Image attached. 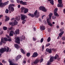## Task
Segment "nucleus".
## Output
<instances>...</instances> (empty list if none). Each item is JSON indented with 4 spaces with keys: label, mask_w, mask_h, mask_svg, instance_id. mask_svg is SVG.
I'll list each match as a JSON object with an SVG mask.
<instances>
[{
    "label": "nucleus",
    "mask_w": 65,
    "mask_h": 65,
    "mask_svg": "<svg viewBox=\"0 0 65 65\" xmlns=\"http://www.w3.org/2000/svg\"><path fill=\"white\" fill-rule=\"evenodd\" d=\"M39 59H36L34 62V64H37L39 62Z\"/></svg>",
    "instance_id": "4be33fe9"
},
{
    "label": "nucleus",
    "mask_w": 65,
    "mask_h": 65,
    "mask_svg": "<svg viewBox=\"0 0 65 65\" xmlns=\"http://www.w3.org/2000/svg\"><path fill=\"white\" fill-rule=\"evenodd\" d=\"M15 42L17 43L20 44V37H17L16 40H15Z\"/></svg>",
    "instance_id": "9d476101"
},
{
    "label": "nucleus",
    "mask_w": 65,
    "mask_h": 65,
    "mask_svg": "<svg viewBox=\"0 0 65 65\" xmlns=\"http://www.w3.org/2000/svg\"><path fill=\"white\" fill-rule=\"evenodd\" d=\"M20 15L21 16V20L22 21L24 20L22 22V23L23 24H24L25 22H26V20H24L27 19V16L23 14H21Z\"/></svg>",
    "instance_id": "f03ea898"
},
{
    "label": "nucleus",
    "mask_w": 65,
    "mask_h": 65,
    "mask_svg": "<svg viewBox=\"0 0 65 65\" xmlns=\"http://www.w3.org/2000/svg\"><path fill=\"white\" fill-rule=\"evenodd\" d=\"M43 38H42L41 39L40 42L41 43L43 42Z\"/></svg>",
    "instance_id": "4c0bfd02"
},
{
    "label": "nucleus",
    "mask_w": 65,
    "mask_h": 65,
    "mask_svg": "<svg viewBox=\"0 0 65 65\" xmlns=\"http://www.w3.org/2000/svg\"><path fill=\"white\" fill-rule=\"evenodd\" d=\"M39 9L40 10H42L44 12H46L47 9H45V8L43 6H41L39 7Z\"/></svg>",
    "instance_id": "423d86ee"
},
{
    "label": "nucleus",
    "mask_w": 65,
    "mask_h": 65,
    "mask_svg": "<svg viewBox=\"0 0 65 65\" xmlns=\"http://www.w3.org/2000/svg\"><path fill=\"white\" fill-rule=\"evenodd\" d=\"M3 42L1 41H1L0 42V45H2V43Z\"/></svg>",
    "instance_id": "603ef678"
},
{
    "label": "nucleus",
    "mask_w": 65,
    "mask_h": 65,
    "mask_svg": "<svg viewBox=\"0 0 65 65\" xmlns=\"http://www.w3.org/2000/svg\"><path fill=\"white\" fill-rule=\"evenodd\" d=\"M53 14V13H51L48 15V16L49 17V19H51V18H52V17Z\"/></svg>",
    "instance_id": "dca6fc26"
},
{
    "label": "nucleus",
    "mask_w": 65,
    "mask_h": 65,
    "mask_svg": "<svg viewBox=\"0 0 65 65\" xmlns=\"http://www.w3.org/2000/svg\"><path fill=\"white\" fill-rule=\"evenodd\" d=\"M12 28H13L12 27H10L9 28V30H12Z\"/></svg>",
    "instance_id": "3c124183"
},
{
    "label": "nucleus",
    "mask_w": 65,
    "mask_h": 65,
    "mask_svg": "<svg viewBox=\"0 0 65 65\" xmlns=\"http://www.w3.org/2000/svg\"><path fill=\"white\" fill-rule=\"evenodd\" d=\"M43 48H44V45H43L42 46V49L43 50Z\"/></svg>",
    "instance_id": "69168bd1"
},
{
    "label": "nucleus",
    "mask_w": 65,
    "mask_h": 65,
    "mask_svg": "<svg viewBox=\"0 0 65 65\" xmlns=\"http://www.w3.org/2000/svg\"><path fill=\"white\" fill-rule=\"evenodd\" d=\"M52 50L53 51H54V52H55V51H56V49H54V48H53L52 49Z\"/></svg>",
    "instance_id": "864d4df0"
},
{
    "label": "nucleus",
    "mask_w": 65,
    "mask_h": 65,
    "mask_svg": "<svg viewBox=\"0 0 65 65\" xmlns=\"http://www.w3.org/2000/svg\"><path fill=\"white\" fill-rule=\"evenodd\" d=\"M43 58H41L40 59V62H41L43 61Z\"/></svg>",
    "instance_id": "79ce46f5"
},
{
    "label": "nucleus",
    "mask_w": 65,
    "mask_h": 65,
    "mask_svg": "<svg viewBox=\"0 0 65 65\" xmlns=\"http://www.w3.org/2000/svg\"><path fill=\"white\" fill-rule=\"evenodd\" d=\"M9 51V48L7 47V49L5 48H2L0 50V53H1L6 52H8Z\"/></svg>",
    "instance_id": "20e7f679"
},
{
    "label": "nucleus",
    "mask_w": 65,
    "mask_h": 65,
    "mask_svg": "<svg viewBox=\"0 0 65 65\" xmlns=\"http://www.w3.org/2000/svg\"><path fill=\"white\" fill-rule=\"evenodd\" d=\"M7 29V28L6 27L4 26V27H3V29L4 30H6Z\"/></svg>",
    "instance_id": "2f4dec72"
},
{
    "label": "nucleus",
    "mask_w": 65,
    "mask_h": 65,
    "mask_svg": "<svg viewBox=\"0 0 65 65\" xmlns=\"http://www.w3.org/2000/svg\"><path fill=\"white\" fill-rule=\"evenodd\" d=\"M8 41V39L6 38H1V42H3V43H5L6 42L5 41Z\"/></svg>",
    "instance_id": "6e6552de"
},
{
    "label": "nucleus",
    "mask_w": 65,
    "mask_h": 65,
    "mask_svg": "<svg viewBox=\"0 0 65 65\" xmlns=\"http://www.w3.org/2000/svg\"><path fill=\"white\" fill-rule=\"evenodd\" d=\"M10 1L11 2H12V3H13V2H14V1H13V0H11Z\"/></svg>",
    "instance_id": "4d7b16f0"
},
{
    "label": "nucleus",
    "mask_w": 65,
    "mask_h": 65,
    "mask_svg": "<svg viewBox=\"0 0 65 65\" xmlns=\"http://www.w3.org/2000/svg\"><path fill=\"white\" fill-rule=\"evenodd\" d=\"M62 40H65V37H63L62 38Z\"/></svg>",
    "instance_id": "72a5a7b5"
},
{
    "label": "nucleus",
    "mask_w": 65,
    "mask_h": 65,
    "mask_svg": "<svg viewBox=\"0 0 65 65\" xmlns=\"http://www.w3.org/2000/svg\"><path fill=\"white\" fill-rule=\"evenodd\" d=\"M14 18H12L11 19V21H13V20H14Z\"/></svg>",
    "instance_id": "5fc2aeb1"
},
{
    "label": "nucleus",
    "mask_w": 65,
    "mask_h": 65,
    "mask_svg": "<svg viewBox=\"0 0 65 65\" xmlns=\"http://www.w3.org/2000/svg\"><path fill=\"white\" fill-rule=\"evenodd\" d=\"M63 4H58L57 5L58 7H63Z\"/></svg>",
    "instance_id": "5701e85b"
},
{
    "label": "nucleus",
    "mask_w": 65,
    "mask_h": 65,
    "mask_svg": "<svg viewBox=\"0 0 65 65\" xmlns=\"http://www.w3.org/2000/svg\"><path fill=\"white\" fill-rule=\"evenodd\" d=\"M30 60H28L27 61V62L28 63H30Z\"/></svg>",
    "instance_id": "052dcab7"
},
{
    "label": "nucleus",
    "mask_w": 65,
    "mask_h": 65,
    "mask_svg": "<svg viewBox=\"0 0 65 65\" xmlns=\"http://www.w3.org/2000/svg\"><path fill=\"white\" fill-rule=\"evenodd\" d=\"M59 56L57 55L56 54L55 56V57H51L50 60V62H52L54 61V59H57L58 60H59L60 58H59Z\"/></svg>",
    "instance_id": "7ed1b4c3"
},
{
    "label": "nucleus",
    "mask_w": 65,
    "mask_h": 65,
    "mask_svg": "<svg viewBox=\"0 0 65 65\" xmlns=\"http://www.w3.org/2000/svg\"><path fill=\"white\" fill-rule=\"evenodd\" d=\"M6 37H7V38H9V37L8 36V35H6Z\"/></svg>",
    "instance_id": "09e8293b"
},
{
    "label": "nucleus",
    "mask_w": 65,
    "mask_h": 65,
    "mask_svg": "<svg viewBox=\"0 0 65 65\" xmlns=\"http://www.w3.org/2000/svg\"><path fill=\"white\" fill-rule=\"evenodd\" d=\"M17 3H20V0H17Z\"/></svg>",
    "instance_id": "de8ad7c7"
},
{
    "label": "nucleus",
    "mask_w": 65,
    "mask_h": 65,
    "mask_svg": "<svg viewBox=\"0 0 65 65\" xmlns=\"http://www.w3.org/2000/svg\"><path fill=\"white\" fill-rule=\"evenodd\" d=\"M58 2L60 4H62V0H58Z\"/></svg>",
    "instance_id": "c85d7f7f"
},
{
    "label": "nucleus",
    "mask_w": 65,
    "mask_h": 65,
    "mask_svg": "<svg viewBox=\"0 0 65 65\" xmlns=\"http://www.w3.org/2000/svg\"><path fill=\"white\" fill-rule=\"evenodd\" d=\"M57 10H58V8H55L54 11V15H55L56 17H59V15L58 14V13L57 12Z\"/></svg>",
    "instance_id": "0eeeda50"
},
{
    "label": "nucleus",
    "mask_w": 65,
    "mask_h": 65,
    "mask_svg": "<svg viewBox=\"0 0 65 65\" xmlns=\"http://www.w3.org/2000/svg\"><path fill=\"white\" fill-rule=\"evenodd\" d=\"M50 41H51V38L50 37H49L47 39V41L48 42H50Z\"/></svg>",
    "instance_id": "c756f323"
},
{
    "label": "nucleus",
    "mask_w": 65,
    "mask_h": 65,
    "mask_svg": "<svg viewBox=\"0 0 65 65\" xmlns=\"http://www.w3.org/2000/svg\"><path fill=\"white\" fill-rule=\"evenodd\" d=\"M51 64V63L49 62H48L47 64V65H50Z\"/></svg>",
    "instance_id": "49530a36"
},
{
    "label": "nucleus",
    "mask_w": 65,
    "mask_h": 65,
    "mask_svg": "<svg viewBox=\"0 0 65 65\" xmlns=\"http://www.w3.org/2000/svg\"><path fill=\"white\" fill-rule=\"evenodd\" d=\"M20 50L22 53H23V54H25V52L23 49H21Z\"/></svg>",
    "instance_id": "cd10ccee"
},
{
    "label": "nucleus",
    "mask_w": 65,
    "mask_h": 65,
    "mask_svg": "<svg viewBox=\"0 0 65 65\" xmlns=\"http://www.w3.org/2000/svg\"><path fill=\"white\" fill-rule=\"evenodd\" d=\"M50 43H48V44H47L46 45V46H48L50 45Z\"/></svg>",
    "instance_id": "a18cd8bd"
},
{
    "label": "nucleus",
    "mask_w": 65,
    "mask_h": 65,
    "mask_svg": "<svg viewBox=\"0 0 65 65\" xmlns=\"http://www.w3.org/2000/svg\"><path fill=\"white\" fill-rule=\"evenodd\" d=\"M23 1H21L20 2V4H23Z\"/></svg>",
    "instance_id": "ea45409f"
},
{
    "label": "nucleus",
    "mask_w": 65,
    "mask_h": 65,
    "mask_svg": "<svg viewBox=\"0 0 65 65\" xmlns=\"http://www.w3.org/2000/svg\"><path fill=\"white\" fill-rule=\"evenodd\" d=\"M46 51L47 52H48L49 53L51 54V53H52V50L51 49H49L48 48H47L46 49Z\"/></svg>",
    "instance_id": "4468645a"
},
{
    "label": "nucleus",
    "mask_w": 65,
    "mask_h": 65,
    "mask_svg": "<svg viewBox=\"0 0 65 65\" xmlns=\"http://www.w3.org/2000/svg\"><path fill=\"white\" fill-rule=\"evenodd\" d=\"M49 1H50V3L52 5H54V1L53 0H48Z\"/></svg>",
    "instance_id": "393cba45"
},
{
    "label": "nucleus",
    "mask_w": 65,
    "mask_h": 65,
    "mask_svg": "<svg viewBox=\"0 0 65 65\" xmlns=\"http://www.w3.org/2000/svg\"><path fill=\"white\" fill-rule=\"evenodd\" d=\"M56 28H59V26H56Z\"/></svg>",
    "instance_id": "338daca9"
},
{
    "label": "nucleus",
    "mask_w": 65,
    "mask_h": 65,
    "mask_svg": "<svg viewBox=\"0 0 65 65\" xmlns=\"http://www.w3.org/2000/svg\"><path fill=\"white\" fill-rule=\"evenodd\" d=\"M28 12V9L27 8H25L24 10V13H26Z\"/></svg>",
    "instance_id": "b1692460"
},
{
    "label": "nucleus",
    "mask_w": 65,
    "mask_h": 65,
    "mask_svg": "<svg viewBox=\"0 0 65 65\" xmlns=\"http://www.w3.org/2000/svg\"><path fill=\"white\" fill-rule=\"evenodd\" d=\"M21 19V18L20 17H16L14 21V23H13L12 22H10L9 23L10 25H11V26H13L14 25H16L18 24V22H17L16 21V20L17 21H20V20Z\"/></svg>",
    "instance_id": "f257e3e1"
},
{
    "label": "nucleus",
    "mask_w": 65,
    "mask_h": 65,
    "mask_svg": "<svg viewBox=\"0 0 65 65\" xmlns=\"http://www.w3.org/2000/svg\"><path fill=\"white\" fill-rule=\"evenodd\" d=\"M49 19H47V23L48 24V25L50 26V27H52L53 26V24H52V23L51 22L49 21Z\"/></svg>",
    "instance_id": "ddd939ff"
},
{
    "label": "nucleus",
    "mask_w": 65,
    "mask_h": 65,
    "mask_svg": "<svg viewBox=\"0 0 65 65\" xmlns=\"http://www.w3.org/2000/svg\"><path fill=\"white\" fill-rule=\"evenodd\" d=\"M5 17L6 18V19H5V21H9V17H7V16H6Z\"/></svg>",
    "instance_id": "a878e982"
},
{
    "label": "nucleus",
    "mask_w": 65,
    "mask_h": 65,
    "mask_svg": "<svg viewBox=\"0 0 65 65\" xmlns=\"http://www.w3.org/2000/svg\"><path fill=\"white\" fill-rule=\"evenodd\" d=\"M9 10L8 9H6L5 10V12L6 13H8Z\"/></svg>",
    "instance_id": "473e14b6"
},
{
    "label": "nucleus",
    "mask_w": 65,
    "mask_h": 65,
    "mask_svg": "<svg viewBox=\"0 0 65 65\" xmlns=\"http://www.w3.org/2000/svg\"><path fill=\"white\" fill-rule=\"evenodd\" d=\"M56 17L55 16H53L52 17L53 19H56Z\"/></svg>",
    "instance_id": "c9c22d12"
},
{
    "label": "nucleus",
    "mask_w": 65,
    "mask_h": 65,
    "mask_svg": "<svg viewBox=\"0 0 65 65\" xmlns=\"http://www.w3.org/2000/svg\"><path fill=\"white\" fill-rule=\"evenodd\" d=\"M15 6V5L13 4H10L9 6V7H12V6Z\"/></svg>",
    "instance_id": "bb28decb"
},
{
    "label": "nucleus",
    "mask_w": 65,
    "mask_h": 65,
    "mask_svg": "<svg viewBox=\"0 0 65 65\" xmlns=\"http://www.w3.org/2000/svg\"><path fill=\"white\" fill-rule=\"evenodd\" d=\"M26 2H23V3L22 5H27V4H26Z\"/></svg>",
    "instance_id": "f704fd0d"
},
{
    "label": "nucleus",
    "mask_w": 65,
    "mask_h": 65,
    "mask_svg": "<svg viewBox=\"0 0 65 65\" xmlns=\"http://www.w3.org/2000/svg\"><path fill=\"white\" fill-rule=\"evenodd\" d=\"M2 63H6V62L4 60H3L2 61Z\"/></svg>",
    "instance_id": "c03bdc74"
},
{
    "label": "nucleus",
    "mask_w": 65,
    "mask_h": 65,
    "mask_svg": "<svg viewBox=\"0 0 65 65\" xmlns=\"http://www.w3.org/2000/svg\"><path fill=\"white\" fill-rule=\"evenodd\" d=\"M21 7V5H19L18 6V8H20V7Z\"/></svg>",
    "instance_id": "13d9d810"
},
{
    "label": "nucleus",
    "mask_w": 65,
    "mask_h": 65,
    "mask_svg": "<svg viewBox=\"0 0 65 65\" xmlns=\"http://www.w3.org/2000/svg\"><path fill=\"white\" fill-rule=\"evenodd\" d=\"M22 56H21V55H19L17 57V58H16V60L17 61L18 60H19L20 58H21Z\"/></svg>",
    "instance_id": "6ab92c4d"
},
{
    "label": "nucleus",
    "mask_w": 65,
    "mask_h": 65,
    "mask_svg": "<svg viewBox=\"0 0 65 65\" xmlns=\"http://www.w3.org/2000/svg\"><path fill=\"white\" fill-rule=\"evenodd\" d=\"M63 24H64V23H63V22H61V25H63Z\"/></svg>",
    "instance_id": "0e129e2a"
},
{
    "label": "nucleus",
    "mask_w": 65,
    "mask_h": 65,
    "mask_svg": "<svg viewBox=\"0 0 65 65\" xmlns=\"http://www.w3.org/2000/svg\"><path fill=\"white\" fill-rule=\"evenodd\" d=\"M3 17V15H0V19H1L2 17Z\"/></svg>",
    "instance_id": "8fccbe9b"
},
{
    "label": "nucleus",
    "mask_w": 65,
    "mask_h": 65,
    "mask_svg": "<svg viewBox=\"0 0 65 65\" xmlns=\"http://www.w3.org/2000/svg\"><path fill=\"white\" fill-rule=\"evenodd\" d=\"M34 14L36 17H38L39 16V13H37V10H36L35 11Z\"/></svg>",
    "instance_id": "f8f14e48"
},
{
    "label": "nucleus",
    "mask_w": 65,
    "mask_h": 65,
    "mask_svg": "<svg viewBox=\"0 0 65 65\" xmlns=\"http://www.w3.org/2000/svg\"><path fill=\"white\" fill-rule=\"evenodd\" d=\"M63 12L65 13V9L63 10Z\"/></svg>",
    "instance_id": "774afa93"
},
{
    "label": "nucleus",
    "mask_w": 65,
    "mask_h": 65,
    "mask_svg": "<svg viewBox=\"0 0 65 65\" xmlns=\"http://www.w3.org/2000/svg\"><path fill=\"white\" fill-rule=\"evenodd\" d=\"M59 31H60V32H62V31H63V30L62 29H60Z\"/></svg>",
    "instance_id": "6e6d98bb"
},
{
    "label": "nucleus",
    "mask_w": 65,
    "mask_h": 65,
    "mask_svg": "<svg viewBox=\"0 0 65 65\" xmlns=\"http://www.w3.org/2000/svg\"><path fill=\"white\" fill-rule=\"evenodd\" d=\"M19 31L20 30L19 29H17L15 31V33L16 34H20V33L19 32Z\"/></svg>",
    "instance_id": "f3484780"
},
{
    "label": "nucleus",
    "mask_w": 65,
    "mask_h": 65,
    "mask_svg": "<svg viewBox=\"0 0 65 65\" xmlns=\"http://www.w3.org/2000/svg\"><path fill=\"white\" fill-rule=\"evenodd\" d=\"M13 33H14V31H11L10 32L9 34L10 36H13Z\"/></svg>",
    "instance_id": "aec40b11"
},
{
    "label": "nucleus",
    "mask_w": 65,
    "mask_h": 65,
    "mask_svg": "<svg viewBox=\"0 0 65 65\" xmlns=\"http://www.w3.org/2000/svg\"><path fill=\"white\" fill-rule=\"evenodd\" d=\"M8 9L9 10V13H11V12L13 11L14 10V8L12 7H8Z\"/></svg>",
    "instance_id": "1a4fd4ad"
},
{
    "label": "nucleus",
    "mask_w": 65,
    "mask_h": 65,
    "mask_svg": "<svg viewBox=\"0 0 65 65\" xmlns=\"http://www.w3.org/2000/svg\"><path fill=\"white\" fill-rule=\"evenodd\" d=\"M8 3H9V1H7L6 2H5L4 3H0V7H4L5 5H7Z\"/></svg>",
    "instance_id": "39448f33"
},
{
    "label": "nucleus",
    "mask_w": 65,
    "mask_h": 65,
    "mask_svg": "<svg viewBox=\"0 0 65 65\" xmlns=\"http://www.w3.org/2000/svg\"><path fill=\"white\" fill-rule=\"evenodd\" d=\"M40 28L42 30H44L45 29V27L44 26H40Z\"/></svg>",
    "instance_id": "a211bd4d"
},
{
    "label": "nucleus",
    "mask_w": 65,
    "mask_h": 65,
    "mask_svg": "<svg viewBox=\"0 0 65 65\" xmlns=\"http://www.w3.org/2000/svg\"><path fill=\"white\" fill-rule=\"evenodd\" d=\"M25 8L24 7H22L21 8V9L22 10H25Z\"/></svg>",
    "instance_id": "58836bf2"
},
{
    "label": "nucleus",
    "mask_w": 65,
    "mask_h": 65,
    "mask_svg": "<svg viewBox=\"0 0 65 65\" xmlns=\"http://www.w3.org/2000/svg\"><path fill=\"white\" fill-rule=\"evenodd\" d=\"M59 37H60L59 36L57 38V39H59L60 38Z\"/></svg>",
    "instance_id": "e2e57ef3"
},
{
    "label": "nucleus",
    "mask_w": 65,
    "mask_h": 65,
    "mask_svg": "<svg viewBox=\"0 0 65 65\" xmlns=\"http://www.w3.org/2000/svg\"><path fill=\"white\" fill-rule=\"evenodd\" d=\"M8 41H11V39H8Z\"/></svg>",
    "instance_id": "bf43d9fd"
},
{
    "label": "nucleus",
    "mask_w": 65,
    "mask_h": 65,
    "mask_svg": "<svg viewBox=\"0 0 65 65\" xmlns=\"http://www.w3.org/2000/svg\"><path fill=\"white\" fill-rule=\"evenodd\" d=\"M64 33V31H63L61 32L59 34V36H60V37H61V38L62 37V35H63V34Z\"/></svg>",
    "instance_id": "412c9836"
},
{
    "label": "nucleus",
    "mask_w": 65,
    "mask_h": 65,
    "mask_svg": "<svg viewBox=\"0 0 65 65\" xmlns=\"http://www.w3.org/2000/svg\"><path fill=\"white\" fill-rule=\"evenodd\" d=\"M38 56V54L36 52H35L33 54L32 57H36Z\"/></svg>",
    "instance_id": "2eb2a0df"
},
{
    "label": "nucleus",
    "mask_w": 65,
    "mask_h": 65,
    "mask_svg": "<svg viewBox=\"0 0 65 65\" xmlns=\"http://www.w3.org/2000/svg\"><path fill=\"white\" fill-rule=\"evenodd\" d=\"M15 47H16V48H19V45H18L17 44H15Z\"/></svg>",
    "instance_id": "7c9ffc66"
},
{
    "label": "nucleus",
    "mask_w": 65,
    "mask_h": 65,
    "mask_svg": "<svg viewBox=\"0 0 65 65\" xmlns=\"http://www.w3.org/2000/svg\"><path fill=\"white\" fill-rule=\"evenodd\" d=\"M32 39L33 41H36V38L34 37Z\"/></svg>",
    "instance_id": "a19ab883"
},
{
    "label": "nucleus",
    "mask_w": 65,
    "mask_h": 65,
    "mask_svg": "<svg viewBox=\"0 0 65 65\" xmlns=\"http://www.w3.org/2000/svg\"><path fill=\"white\" fill-rule=\"evenodd\" d=\"M9 62L10 63L9 65H18V64H15L11 60L9 59Z\"/></svg>",
    "instance_id": "9b49d317"
},
{
    "label": "nucleus",
    "mask_w": 65,
    "mask_h": 65,
    "mask_svg": "<svg viewBox=\"0 0 65 65\" xmlns=\"http://www.w3.org/2000/svg\"><path fill=\"white\" fill-rule=\"evenodd\" d=\"M30 14V13H29V14H28V15H29V16H31V14Z\"/></svg>",
    "instance_id": "680f3d73"
},
{
    "label": "nucleus",
    "mask_w": 65,
    "mask_h": 65,
    "mask_svg": "<svg viewBox=\"0 0 65 65\" xmlns=\"http://www.w3.org/2000/svg\"><path fill=\"white\" fill-rule=\"evenodd\" d=\"M30 53H27L26 56H27V57H29V56H30Z\"/></svg>",
    "instance_id": "e433bc0d"
},
{
    "label": "nucleus",
    "mask_w": 65,
    "mask_h": 65,
    "mask_svg": "<svg viewBox=\"0 0 65 65\" xmlns=\"http://www.w3.org/2000/svg\"><path fill=\"white\" fill-rule=\"evenodd\" d=\"M31 17H34V15L33 14H31Z\"/></svg>",
    "instance_id": "37998d69"
}]
</instances>
